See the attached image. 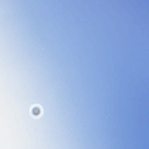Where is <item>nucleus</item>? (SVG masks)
Segmentation results:
<instances>
[{"label": "nucleus", "instance_id": "f257e3e1", "mask_svg": "<svg viewBox=\"0 0 149 149\" xmlns=\"http://www.w3.org/2000/svg\"><path fill=\"white\" fill-rule=\"evenodd\" d=\"M33 112L35 114H37V113H38L39 111L38 109H34L33 110Z\"/></svg>", "mask_w": 149, "mask_h": 149}]
</instances>
